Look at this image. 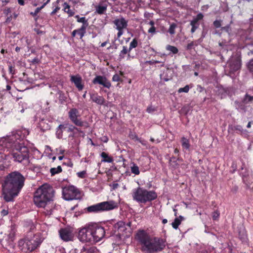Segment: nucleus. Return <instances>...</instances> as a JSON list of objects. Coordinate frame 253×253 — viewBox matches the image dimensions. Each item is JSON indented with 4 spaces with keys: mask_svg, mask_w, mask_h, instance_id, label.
Segmentation results:
<instances>
[{
    "mask_svg": "<svg viewBox=\"0 0 253 253\" xmlns=\"http://www.w3.org/2000/svg\"><path fill=\"white\" fill-rule=\"evenodd\" d=\"M86 174V171L83 170L77 173V176L81 178H84L85 177Z\"/></svg>",
    "mask_w": 253,
    "mask_h": 253,
    "instance_id": "41",
    "label": "nucleus"
},
{
    "mask_svg": "<svg viewBox=\"0 0 253 253\" xmlns=\"http://www.w3.org/2000/svg\"><path fill=\"white\" fill-rule=\"evenodd\" d=\"M107 8V4H105L104 5L99 4L98 5L95 6V12L100 15L103 14L106 12Z\"/></svg>",
    "mask_w": 253,
    "mask_h": 253,
    "instance_id": "22",
    "label": "nucleus"
},
{
    "mask_svg": "<svg viewBox=\"0 0 253 253\" xmlns=\"http://www.w3.org/2000/svg\"><path fill=\"white\" fill-rule=\"evenodd\" d=\"M91 233L93 237V242L100 241L104 237L107 236L108 233L106 229L97 223L90 224Z\"/></svg>",
    "mask_w": 253,
    "mask_h": 253,
    "instance_id": "10",
    "label": "nucleus"
},
{
    "mask_svg": "<svg viewBox=\"0 0 253 253\" xmlns=\"http://www.w3.org/2000/svg\"><path fill=\"white\" fill-rule=\"evenodd\" d=\"M149 65H153V64H155V60H150V61H147L146 62Z\"/></svg>",
    "mask_w": 253,
    "mask_h": 253,
    "instance_id": "61",
    "label": "nucleus"
},
{
    "mask_svg": "<svg viewBox=\"0 0 253 253\" xmlns=\"http://www.w3.org/2000/svg\"><path fill=\"white\" fill-rule=\"evenodd\" d=\"M204 15L202 13H200L197 15L196 17L194 18L190 22V25L192 28L191 29V33H194L196 30L199 27L200 23L199 21L203 19Z\"/></svg>",
    "mask_w": 253,
    "mask_h": 253,
    "instance_id": "18",
    "label": "nucleus"
},
{
    "mask_svg": "<svg viewBox=\"0 0 253 253\" xmlns=\"http://www.w3.org/2000/svg\"><path fill=\"white\" fill-rule=\"evenodd\" d=\"M48 0H46V1L43 3V4L41 6L39 7H37L34 12H30V14L32 15L33 16L35 17L37 15V14L39 13V12L40 11V10L46 4H47L49 1H47Z\"/></svg>",
    "mask_w": 253,
    "mask_h": 253,
    "instance_id": "31",
    "label": "nucleus"
},
{
    "mask_svg": "<svg viewBox=\"0 0 253 253\" xmlns=\"http://www.w3.org/2000/svg\"><path fill=\"white\" fill-rule=\"evenodd\" d=\"M86 28L87 27L82 26L80 28L77 29V34L79 35L80 39H82L83 37L84 36L86 33Z\"/></svg>",
    "mask_w": 253,
    "mask_h": 253,
    "instance_id": "29",
    "label": "nucleus"
},
{
    "mask_svg": "<svg viewBox=\"0 0 253 253\" xmlns=\"http://www.w3.org/2000/svg\"><path fill=\"white\" fill-rule=\"evenodd\" d=\"M234 129L235 130H237L239 132H242L243 130V127L241 126L240 125H237V126H234Z\"/></svg>",
    "mask_w": 253,
    "mask_h": 253,
    "instance_id": "50",
    "label": "nucleus"
},
{
    "mask_svg": "<svg viewBox=\"0 0 253 253\" xmlns=\"http://www.w3.org/2000/svg\"><path fill=\"white\" fill-rule=\"evenodd\" d=\"M77 29H76V30H74L72 32V37H75L76 35V34H77Z\"/></svg>",
    "mask_w": 253,
    "mask_h": 253,
    "instance_id": "60",
    "label": "nucleus"
},
{
    "mask_svg": "<svg viewBox=\"0 0 253 253\" xmlns=\"http://www.w3.org/2000/svg\"><path fill=\"white\" fill-rule=\"evenodd\" d=\"M118 32L117 33L118 38H120L123 34V29H117Z\"/></svg>",
    "mask_w": 253,
    "mask_h": 253,
    "instance_id": "57",
    "label": "nucleus"
},
{
    "mask_svg": "<svg viewBox=\"0 0 253 253\" xmlns=\"http://www.w3.org/2000/svg\"><path fill=\"white\" fill-rule=\"evenodd\" d=\"M108 140L109 139L106 136H103L101 138V140L104 143H107L108 141Z\"/></svg>",
    "mask_w": 253,
    "mask_h": 253,
    "instance_id": "54",
    "label": "nucleus"
},
{
    "mask_svg": "<svg viewBox=\"0 0 253 253\" xmlns=\"http://www.w3.org/2000/svg\"><path fill=\"white\" fill-rule=\"evenodd\" d=\"M194 45V42H191L189 43L186 46V49L187 50H191L193 48V46Z\"/></svg>",
    "mask_w": 253,
    "mask_h": 253,
    "instance_id": "51",
    "label": "nucleus"
},
{
    "mask_svg": "<svg viewBox=\"0 0 253 253\" xmlns=\"http://www.w3.org/2000/svg\"><path fill=\"white\" fill-rule=\"evenodd\" d=\"M177 25L176 23H172L170 24L169 28L168 30L169 33L171 35H174L175 33V30L177 28Z\"/></svg>",
    "mask_w": 253,
    "mask_h": 253,
    "instance_id": "32",
    "label": "nucleus"
},
{
    "mask_svg": "<svg viewBox=\"0 0 253 253\" xmlns=\"http://www.w3.org/2000/svg\"><path fill=\"white\" fill-rule=\"evenodd\" d=\"M6 148L7 149H12L11 158L14 161L21 163L24 161H28L29 149L27 147L24 146L23 143L16 142V143L12 145L10 147Z\"/></svg>",
    "mask_w": 253,
    "mask_h": 253,
    "instance_id": "6",
    "label": "nucleus"
},
{
    "mask_svg": "<svg viewBox=\"0 0 253 253\" xmlns=\"http://www.w3.org/2000/svg\"><path fill=\"white\" fill-rule=\"evenodd\" d=\"M131 171L135 175H138L140 173L139 167L135 164H133V166L131 167Z\"/></svg>",
    "mask_w": 253,
    "mask_h": 253,
    "instance_id": "36",
    "label": "nucleus"
},
{
    "mask_svg": "<svg viewBox=\"0 0 253 253\" xmlns=\"http://www.w3.org/2000/svg\"><path fill=\"white\" fill-rule=\"evenodd\" d=\"M42 241L39 236L35 235L32 238L25 237L18 241V247L23 252H32L40 247Z\"/></svg>",
    "mask_w": 253,
    "mask_h": 253,
    "instance_id": "7",
    "label": "nucleus"
},
{
    "mask_svg": "<svg viewBox=\"0 0 253 253\" xmlns=\"http://www.w3.org/2000/svg\"><path fill=\"white\" fill-rule=\"evenodd\" d=\"M169 162L170 163V165L172 166V167L174 168H176L178 167V163H177V161H172V160L170 159L169 160Z\"/></svg>",
    "mask_w": 253,
    "mask_h": 253,
    "instance_id": "48",
    "label": "nucleus"
},
{
    "mask_svg": "<svg viewBox=\"0 0 253 253\" xmlns=\"http://www.w3.org/2000/svg\"><path fill=\"white\" fill-rule=\"evenodd\" d=\"M68 133V137L73 138L75 137L77 131L81 132L79 128L72 124L68 123L60 124L56 129V136L58 139L63 138V132Z\"/></svg>",
    "mask_w": 253,
    "mask_h": 253,
    "instance_id": "8",
    "label": "nucleus"
},
{
    "mask_svg": "<svg viewBox=\"0 0 253 253\" xmlns=\"http://www.w3.org/2000/svg\"><path fill=\"white\" fill-rule=\"evenodd\" d=\"M253 102V96H251L248 93H246L242 99V102L244 104H247L248 103H252Z\"/></svg>",
    "mask_w": 253,
    "mask_h": 253,
    "instance_id": "27",
    "label": "nucleus"
},
{
    "mask_svg": "<svg viewBox=\"0 0 253 253\" xmlns=\"http://www.w3.org/2000/svg\"><path fill=\"white\" fill-rule=\"evenodd\" d=\"M91 101L99 105H104L106 102L105 98L96 92L89 93Z\"/></svg>",
    "mask_w": 253,
    "mask_h": 253,
    "instance_id": "19",
    "label": "nucleus"
},
{
    "mask_svg": "<svg viewBox=\"0 0 253 253\" xmlns=\"http://www.w3.org/2000/svg\"><path fill=\"white\" fill-rule=\"evenodd\" d=\"M220 216V212L218 210H215L212 213V218L213 220H218Z\"/></svg>",
    "mask_w": 253,
    "mask_h": 253,
    "instance_id": "37",
    "label": "nucleus"
},
{
    "mask_svg": "<svg viewBox=\"0 0 253 253\" xmlns=\"http://www.w3.org/2000/svg\"><path fill=\"white\" fill-rule=\"evenodd\" d=\"M54 190L47 185H43L39 188L34 193L33 201L38 208H43L45 215H51L54 209L57 210L60 207L56 206L52 200Z\"/></svg>",
    "mask_w": 253,
    "mask_h": 253,
    "instance_id": "3",
    "label": "nucleus"
},
{
    "mask_svg": "<svg viewBox=\"0 0 253 253\" xmlns=\"http://www.w3.org/2000/svg\"><path fill=\"white\" fill-rule=\"evenodd\" d=\"M26 178L18 171L7 175L2 185V197L6 202H12L24 186Z\"/></svg>",
    "mask_w": 253,
    "mask_h": 253,
    "instance_id": "1",
    "label": "nucleus"
},
{
    "mask_svg": "<svg viewBox=\"0 0 253 253\" xmlns=\"http://www.w3.org/2000/svg\"><path fill=\"white\" fill-rule=\"evenodd\" d=\"M40 125L43 130H47L50 129V126L48 123H46V121L42 120L40 123Z\"/></svg>",
    "mask_w": 253,
    "mask_h": 253,
    "instance_id": "33",
    "label": "nucleus"
},
{
    "mask_svg": "<svg viewBox=\"0 0 253 253\" xmlns=\"http://www.w3.org/2000/svg\"><path fill=\"white\" fill-rule=\"evenodd\" d=\"M87 253H99L97 249L95 247H91L87 250Z\"/></svg>",
    "mask_w": 253,
    "mask_h": 253,
    "instance_id": "39",
    "label": "nucleus"
},
{
    "mask_svg": "<svg viewBox=\"0 0 253 253\" xmlns=\"http://www.w3.org/2000/svg\"><path fill=\"white\" fill-rule=\"evenodd\" d=\"M189 88H190L189 85H186L184 87L179 88L178 90V92L179 93H181V92H183L187 93L189 90Z\"/></svg>",
    "mask_w": 253,
    "mask_h": 253,
    "instance_id": "38",
    "label": "nucleus"
},
{
    "mask_svg": "<svg viewBox=\"0 0 253 253\" xmlns=\"http://www.w3.org/2000/svg\"><path fill=\"white\" fill-rule=\"evenodd\" d=\"M146 111L148 113H150L153 112L154 111V109L151 107H149L147 108Z\"/></svg>",
    "mask_w": 253,
    "mask_h": 253,
    "instance_id": "59",
    "label": "nucleus"
},
{
    "mask_svg": "<svg viewBox=\"0 0 253 253\" xmlns=\"http://www.w3.org/2000/svg\"><path fill=\"white\" fill-rule=\"evenodd\" d=\"M92 83L93 84H100L102 85L104 87L110 88L111 86L110 82L107 78L103 76L97 75L92 81Z\"/></svg>",
    "mask_w": 253,
    "mask_h": 253,
    "instance_id": "16",
    "label": "nucleus"
},
{
    "mask_svg": "<svg viewBox=\"0 0 253 253\" xmlns=\"http://www.w3.org/2000/svg\"><path fill=\"white\" fill-rule=\"evenodd\" d=\"M112 81L114 82H122V80L120 78V76L117 74H115L113 76Z\"/></svg>",
    "mask_w": 253,
    "mask_h": 253,
    "instance_id": "42",
    "label": "nucleus"
},
{
    "mask_svg": "<svg viewBox=\"0 0 253 253\" xmlns=\"http://www.w3.org/2000/svg\"><path fill=\"white\" fill-rule=\"evenodd\" d=\"M166 61V59H164V61H158V60H155V64L156 63H162L161 65V67H164L165 66V62Z\"/></svg>",
    "mask_w": 253,
    "mask_h": 253,
    "instance_id": "56",
    "label": "nucleus"
},
{
    "mask_svg": "<svg viewBox=\"0 0 253 253\" xmlns=\"http://www.w3.org/2000/svg\"><path fill=\"white\" fill-rule=\"evenodd\" d=\"M25 138H23V134L20 129L16 130L13 134L7 136L0 140V145L4 148H9L12 145L18 142V143H23L21 142Z\"/></svg>",
    "mask_w": 253,
    "mask_h": 253,
    "instance_id": "9",
    "label": "nucleus"
},
{
    "mask_svg": "<svg viewBox=\"0 0 253 253\" xmlns=\"http://www.w3.org/2000/svg\"><path fill=\"white\" fill-rule=\"evenodd\" d=\"M135 239L143 253H157L163 251L166 247V240L159 237H152L145 230H138Z\"/></svg>",
    "mask_w": 253,
    "mask_h": 253,
    "instance_id": "2",
    "label": "nucleus"
},
{
    "mask_svg": "<svg viewBox=\"0 0 253 253\" xmlns=\"http://www.w3.org/2000/svg\"><path fill=\"white\" fill-rule=\"evenodd\" d=\"M213 24L215 28H220L221 26V20H216L213 22Z\"/></svg>",
    "mask_w": 253,
    "mask_h": 253,
    "instance_id": "43",
    "label": "nucleus"
},
{
    "mask_svg": "<svg viewBox=\"0 0 253 253\" xmlns=\"http://www.w3.org/2000/svg\"><path fill=\"white\" fill-rule=\"evenodd\" d=\"M241 58L239 56L232 57L228 63L229 71L228 75L233 78L235 72L239 70L241 67Z\"/></svg>",
    "mask_w": 253,
    "mask_h": 253,
    "instance_id": "14",
    "label": "nucleus"
},
{
    "mask_svg": "<svg viewBox=\"0 0 253 253\" xmlns=\"http://www.w3.org/2000/svg\"><path fill=\"white\" fill-rule=\"evenodd\" d=\"M160 78L162 80H163L165 81H168L169 80V79L168 78H163V75L162 74L160 75Z\"/></svg>",
    "mask_w": 253,
    "mask_h": 253,
    "instance_id": "64",
    "label": "nucleus"
},
{
    "mask_svg": "<svg viewBox=\"0 0 253 253\" xmlns=\"http://www.w3.org/2000/svg\"><path fill=\"white\" fill-rule=\"evenodd\" d=\"M183 220H184V218L181 215H180L178 217L175 218L171 223L172 227L175 229H177L179 225L181 224V221Z\"/></svg>",
    "mask_w": 253,
    "mask_h": 253,
    "instance_id": "21",
    "label": "nucleus"
},
{
    "mask_svg": "<svg viewBox=\"0 0 253 253\" xmlns=\"http://www.w3.org/2000/svg\"><path fill=\"white\" fill-rule=\"evenodd\" d=\"M213 251V248H208V249H206L204 250H203L202 251V253H212Z\"/></svg>",
    "mask_w": 253,
    "mask_h": 253,
    "instance_id": "49",
    "label": "nucleus"
},
{
    "mask_svg": "<svg viewBox=\"0 0 253 253\" xmlns=\"http://www.w3.org/2000/svg\"><path fill=\"white\" fill-rule=\"evenodd\" d=\"M39 62H40V60L37 57L34 58L32 61V64H38Z\"/></svg>",
    "mask_w": 253,
    "mask_h": 253,
    "instance_id": "58",
    "label": "nucleus"
},
{
    "mask_svg": "<svg viewBox=\"0 0 253 253\" xmlns=\"http://www.w3.org/2000/svg\"><path fill=\"white\" fill-rule=\"evenodd\" d=\"M132 197L139 204H145L157 199L158 195L154 190H148L143 187H138L133 190Z\"/></svg>",
    "mask_w": 253,
    "mask_h": 253,
    "instance_id": "4",
    "label": "nucleus"
},
{
    "mask_svg": "<svg viewBox=\"0 0 253 253\" xmlns=\"http://www.w3.org/2000/svg\"><path fill=\"white\" fill-rule=\"evenodd\" d=\"M60 9V7L58 6H57L55 7L53 10L51 12L50 15H54Z\"/></svg>",
    "mask_w": 253,
    "mask_h": 253,
    "instance_id": "53",
    "label": "nucleus"
},
{
    "mask_svg": "<svg viewBox=\"0 0 253 253\" xmlns=\"http://www.w3.org/2000/svg\"><path fill=\"white\" fill-rule=\"evenodd\" d=\"M128 52V50L127 49V47L123 46V49L121 50L120 56L122 54H126Z\"/></svg>",
    "mask_w": 253,
    "mask_h": 253,
    "instance_id": "46",
    "label": "nucleus"
},
{
    "mask_svg": "<svg viewBox=\"0 0 253 253\" xmlns=\"http://www.w3.org/2000/svg\"><path fill=\"white\" fill-rule=\"evenodd\" d=\"M70 81L74 84L79 91L84 89V84L82 77L79 74L70 76Z\"/></svg>",
    "mask_w": 253,
    "mask_h": 253,
    "instance_id": "17",
    "label": "nucleus"
},
{
    "mask_svg": "<svg viewBox=\"0 0 253 253\" xmlns=\"http://www.w3.org/2000/svg\"><path fill=\"white\" fill-rule=\"evenodd\" d=\"M181 146L183 149L189 150L190 147L189 140L185 137H182L181 139Z\"/></svg>",
    "mask_w": 253,
    "mask_h": 253,
    "instance_id": "24",
    "label": "nucleus"
},
{
    "mask_svg": "<svg viewBox=\"0 0 253 253\" xmlns=\"http://www.w3.org/2000/svg\"><path fill=\"white\" fill-rule=\"evenodd\" d=\"M61 239L65 242L73 241L74 235L73 231L68 228H61L59 231Z\"/></svg>",
    "mask_w": 253,
    "mask_h": 253,
    "instance_id": "15",
    "label": "nucleus"
},
{
    "mask_svg": "<svg viewBox=\"0 0 253 253\" xmlns=\"http://www.w3.org/2000/svg\"><path fill=\"white\" fill-rule=\"evenodd\" d=\"M22 131V133L23 134V138H25L27 135L29 134V131L26 128H21L20 129Z\"/></svg>",
    "mask_w": 253,
    "mask_h": 253,
    "instance_id": "44",
    "label": "nucleus"
},
{
    "mask_svg": "<svg viewBox=\"0 0 253 253\" xmlns=\"http://www.w3.org/2000/svg\"><path fill=\"white\" fill-rule=\"evenodd\" d=\"M58 94H59V100L61 104H63L67 101V98L64 92L59 90Z\"/></svg>",
    "mask_w": 253,
    "mask_h": 253,
    "instance_id": "26",
    "label": "nucleus"
},
{
    "mask_svg": "<svg viewBox=\"0 0 253 253\" xmlns=\"http://www.w3.org/2000/svg\"><path fill=\"white\" fill-rule=\"evenodd\" d=\"M9 72L10 74H11L12 75H13L14 74V67L12 66H9Z\"/></svg>",
    "mask_w": 253,
    "mask_h": 253,
    "instance_id": "55",
    "label": "nucleus"
},
{
    "mask_svg": "<svg viewBox=\"0 0 253 253\" xmlns=\"http://www.w3.org/2000/svg\"><path fill=\"white\" fill-rule=\"evenodd\" d=\"M108 42V40L102 42L100 45V47H103L105 46Z\"/></svg>",
    "mask_w": 253,
    "mask_h": 253,
    "instance_id": "62",
    "label": "nucleus"
},
{
    "mask_svg": "<svg viewBox=\"0 0 253 253\" xmlns=\"http://www.w3.org/2000/svg\"><path fill=\"white\" fill-rule=\"evenodd\" d=\"M78 239L82 242L94 243L90 224L81 229L78 233Z\"/></svg>",
    "mask_w": 253,
    "mask_h": 253,
    "instance_id": "13",
    "label": "nucleus"
},
{
    "mask_svg": "<svg viewBox=\"0 0 253 253\" xmlns=\"http://www.w3.org/2000/svg\"><path fill=\"white\" fill-rule=\"evenodd\" d=\"M247 68L250 72H253V58L251 59L248 62Z\"/></svg>",
    "mask_w": 253,
    "mask_h": 253,
    "instance_id": "40",
    "label": "nucleus"
},
{
    "mask_svg": "<svg viewBox=\"0 0 253 253\" xmlns=\"http://www.w3.org/2000/svg\"><path fill=\"white\" fill-rule=\"evenodd\" d=\"M166 48L167 50L170 51L173 54H177L178 52V49L176 47L171 45H167Z\"/></svg>",
    "mask_w": 253,
    "mask_h": 253,
    "instance_id": "30",
    "label": "nucleus"
},
{
    "mask_svg": "<svg viewBox=\"0 0 253 253\" xmlns=\"http://www.w3.org/2000/svg\"><path fill=\"white\" fill-rule=\"evenodd\" d=\"M62 171V168L59 166L57 168H52L50 169V172L52 176L61 172Z\"/></svg>",
    "mask_w": 253,
    "mask_h": 253,
    "instance_id": "28",
    "label": "nucleus"
},
{
    "mask_svg": "<svg viewBox=\"0 0 253 253\" xmlns=\"http://www.w3.org/2000/svg\"><path fill=\"white\" fill-rule=\"evenodd\" d=\"M118 203L114 201H104L89 206L84 209L86 213H98L118 208Z\"/></svg>",
    "mask_w": 253,
    "mask_h": 253,
    "instance_id": "5",
    "label": "nucleus"
},
{
    "mask_svg": "<svg viewBox=\"0 0 253 253\" xmlns=\"http://www.w3.org/2000/svg\"><path fill=\"white\" fill-rule=\"evenodd\" d=\"M63 10L64 12H65L66 11H67L68 9H69L70 8V5L66 2H65L63 4Z\"/></svg>",
    "mask_w": 253,
    "mask_h": 253,
    "instance_id": "47",
    "label": "nucleus"
},
{
    "mask_svg": "<svg viewBox=\"0 0 253 253\" xmlns=\"http://www.w3.org/2000/svg\"><path fill=\"white\" fill-rule=\"evenodd\" d=\"M8 213V211L7 209H3L1 211V215L2 216L7 215Z\"/></svg>",
    "mask_w": 253,
    "mask_h": 253,
    "instance_id": "52",
    "label": "nucleus"
},
{
    "mask_svg": "<svg viewBox=\"0 0 253 253\" xmlns=\"http://www.w3.org/2000/svg\"><path fill=\"white\" fill-rule=\"evenodd\" d=\"M62 195L63 198L67 201L80 199L82 197L80 191L74 186L64 188Z\"/></svg>",
    "mask_w": 253,
    "mask_h": 253,
    "instance_id": "11",
    "label": "nucleus"
},
{
    "mask_svg": "<svg viewBox=\"0 0 253 253\" xmlns=\"http://www.w3.org/2000/svg\"><path fill=\"white\" fill-rule=\"evenodd\" d=\"M18 3L21 5H24L25 4V2L24 0H18Z\"/></svg>",
    "mask_w": 253,
    "mask_h": 253,
    "instance_id": "63",
    "label": "nucleus"
},
{
    "mask_svg": "<svg viewBox=\"0 0 253 253\" xmlns=\"http://www.w3.org/2000/svg\"><path fill=\"white\" fill-rule=\"evenodd\" d=\"M100 156L102 158L101 161L102 162L112 163L114 161L113 157L109 156L107 153L104 152H102Z\"/></svg>",
    "mask_w": 253,
    "mask_h": 253,
    "instance_id": "23",
    "label": "nucleus"
},
{
    "mask_svg": "<svg viewBox=\"0 0 253 253\" xmlns=\"http://www.w3.org/2000/svg\"><path fill=\"white\" fill-rule=\"evenodd\" d=\"M138 45V42L136 38H134L132 40V41L130 42L129 44V47L128 49V52H129L133 48L137 47Z\"/></svg>",
    "mask_w": 253,
    "mask_h": 253,
    "instance_id": "34",
    "label": "nucleus"
},
{
    "mask_svg": "<svg viewBox=\"0 0 253 253\" xmlns=\"http://www.w3.org/2000/svg\"><path fill=\"white\" fill-rule=\"evenodd\" d=\"M68 116L71 121L75 126H83L85 128L88 126L87 122L82 120L79 111L77 108H73L71 109L68 112Z\"/></svg>",
    "mask_w": 253,
    "mask_h": 253,
    "instance_id": "12",
    "label": "nucleus"
},
{
    "mask_svg": "<svg viewBox=\"0 0 253 253\" xmlns=\"http://www.w3.org/2000/svg\"><path fill=\"white\" fill-rule=\"evenodd\" d=\"M113 23L116 26L117 29H124L127 26V21L124 17L115 19Z\"/></svg>",
    "mask_w": 253,
    "mask_h": 253,
    "instance_id": "20",
    "label": "nucleus"
},
{
    "mask_svg": "<svg viewBox=\"0 0 253 253\" xmlns=\"http://www.w3.org/2000/svg\"><path fill=\"white\" fill-rule=\"evenodd\" d=\"M149 24L151 26V28L148 30V32L152 35L156 33V28L155 27V22L153 21H150Z\"/></svg>",
    "mask_w": 253,
    "mask_h": 253,
    "instance_id": "35",
    "label": "nucleus"
},
{
    "mask_svg": "<svg viewBox=\"0 0 253 253\" xmlns=\"http://www.w3.org/2000/svg\"><path fill=\"white\" fill-rule=\"evenodd\" d=\"M75 18L77 19V21L78 22L83 23L82 26H84L85 27L88 26V23L87 22V20L86 19L85 17H80L79 15H77L75 16Z\"/></svg>",
    "mask_w": 253,
    "mask_h": 253,
    "instance_id": "25",
    "label": "nucleus"
},
{
    "mask_svg": "<svg viewBox=\"0 0 253 253\" xmlns=\"http://www.w3.org/2000/svg\"><path fill=\"white\" fill-rule=\"evenodd\" d=\"M65 12H66L68 14L69 17L73 16L75 14V11L73 10H71L70 9H68Z\"/></svg>",
    "mask_w": 253,
    "mask_h": 253,
    "instance_id": "45",
    "label": "nucleus"
}]
</instances>
